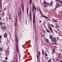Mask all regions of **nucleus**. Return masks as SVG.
Returning <instances> with one entry per match:
<instances>
[{"instance_id":"1","label":"nucleus","mask_w":62,"mask_h":62,"mask_svg":"<svg viewBox=\"0 0 62 62\" xmlns=\"http://www.w3.org/2000/svg\"><path fill=\"white\" fill-rule=\"evenodd\" d=\"M51 40L54 44H56V39L55 38V37H53L52 39H51Z\"/></svg>"},{"instance_id":"2","label":"nucleus","mask_w":62,"mask_h":62,"mask_svg":"<svg viewBox=\"0 0 62 62\" xmlns=\"http://www.w3.org/2000/svg\"><path fill=\"white\" fill-rule=\"evenodd\" d=\"M17 17H16L15 18V25L16 26H17Z\"/></svg>"},{"instance_id":"3","label":"nucleus","mask_w":62,"mask_h":62,"mask_svg":"<svg viewBox=\"0 0 62 62\" xmlns=\"http://www.w3.org/2000/svg\"><path fill=\"white\" fill-rule=\"evenodd\" d=\"M53 2L52 0V1L50 2V3H47V5H49V6H52V5L53 4Z\"/></svg>"},{"instance_id":"4","label":"nucleus","mask_w":62,"mask_h":62,"mask_svg":"<svg viewBox=\"0 0 62 62\" xmlns=\"http://www.w3.org/2000/svg\"><path fill=\"white\" fill-rule=\"evenodd\" d=\"M21 5L23 11L24 12V6L23 5V3H21Z\"/></svg>"},{"instance_id":"5","label":"nucleus","mask_w":62,"mask_h":62,"mask_svg":"<svg viewBox=\"0 0 62 62\" xmlns=\"http://www.w3.org/2000/svg\"><path fill=\"white\" fill-rule=\"evenodd\" d=\"M48 28L50 30L51 32H53V31L52 29V27L50 26H49L48 27Z\"/></svg>"},{"instance_id":"6","label":"nucleus","mask_w":62,"mask_h":62,"mask_svg":"<svg viewBox=\"0 0 62 62\" xmlns=\"http://www.w3.org/2000/svg\"><path fill=\"white\" fill-rule=\"evenodd\" d=\"M55 52V49L53 48L52 51V53L53 54H54Z\"/></svg>"},{"instance_id":"7","label":"nucleus","mask_w":62,"mask_h":62,"mask_svg":"<svg viewBox=\"0 0 62 62\" xmlns=\"http://www.w3.org/2000/svg\"><path fill=\"white\" fill-rule=\"evenodd\" d=\"M56 6L57 8H59L60 7V4H59L57 2H56Z\"/></svg>"},{"instance_id":"8","label":"nucleus","mask_w":62,"mask_h":62,"mask_svg":"<svg viewBox=\"0 0 62 62\" xmlns=\"http://www.w3.org/2000/svg\"><path fill=\"white\" fill-rule=\"evenodd\" d=\"M1 28L2 30H4L6 29V27L5 26H3L1 27Z\"/></svg>"},{"instance_id":"9","label":"nucleus","mask_w":62,"mask_h":62,"mask_svg":"<svg viewBox=\"0 0 62 62\" xmlns=\"http://www.w3.org/2000/svg\"><path fill=\"white\" fill-rule=\"evenodd\" d=\"M35 14H33V24H35Z\"/></svg>"},{"instance_id":"10","label":"nucleus","mask_w":62,"mask_h":62,"mask_svg":"<svg viewBox=\"0 0 62 62\" xmlns=\"http://www.w3.org/2000/svg\"><path fill=\"white\" fill-rule=\"evenodd\" d=\"M8 37V35L6 33H5V34H4V38H7Z\"/></svg>"},{"instance_id":"11","label":"nucleus","mask_w":62,"mask_h":62,"mask_svg":"<svg viewBox=\"0 0 62 62\" xmlns=\"http://www.w3.org/2000/svg\"><path fill=\"white\" fill-rule=\"evenodd\" d=\"M52 21L53 22H56L57 21V19L55 20L54 19H53L52 20Z\"/></svg>"},{"instance_id":"12","label":"nucleus","mask_w":62,"mask_h":62,"mask_svg":"<svg viewBox=\"0 0 62 62\" xmlns=\"http://www.w3.org/2000/svg\"><path fill=\"white\" fill-rule=\"evenodd\" d=\"M32 0H29V4L31 5L32 3Z\"/></svg>"},{"instance_id":"13","label":"nucleus","mask_w":62,"mask_h":62,"mask_svg":"<svg viewBox=\"0 0 62 62\" xmlns=\"http://www.w3.org/2000/svg\"><path fill=\"white\" fill-rule=\"evenodd\" d=\"M28 8H29L28 7H27V10L26 11L27 15H28Z\"/></svg>"},{"instance_id":"14","label":"nucleus","mask_w":62,"mask_h":62,"mask_svg":"<svg viewBox=\"0 0 62 62\" xmlns=\"http://www.w3.org/2000/svg\"><path fill=\"white\" fill-rule=\"evenodd\" d=\"M37 59H38L37 62H39V60L38 59L39 58V55H37Z\"/></svg>"},{"instance_id":"15","label":"nucleus","mask_w":62,"mask_h":62,"mask_svg":"<svg viewBox=\"0 0 62 62\" xmlns=\"http://www.w3.org/2000/svg\"><path fill=\"white\" fill-rule=\"evenodd\" d=\"M34 4H33V5H32V11H34Z\"/></svg>"},{"instance_id":"16","label":"nucleus","mask_w":62,"mask_h":62,"mask_svg":"<svg viewBox=\"0 0 62 62\" xmlns=\"http://www.w3.org/2000/svg\"><path fill=\"white\" fill-rule=\"evenodd\" d=\"M3 25V23L1 22H0V26H2V25Z\"/></svg>"},{"instance_id":"17","label":"nucleus","mask_w":62,"mask_h":62,"mask_svg":"<svg viewBox=\"0 0 62 62\" xmlns=\"http://www.w3.org/2000/svg\"><path fill=\"white\" fill-rule=\"evenodd\" d=\"M54 37H53V36H52V35H50V39H52Z\"/></svg>"},{"instance_id":"18","label":"nucleus","mask_w":62,"mask_h":62,"mask_svg":"<svg viewBox=\"0 0 62 62\" xmlns=\"http://www.w3.org/2000/svg\"><path fill=\"white\" fill-rule=\"evenodd\" d=\"M55 26L56 27V28H59V26L57 24L55 25Z\"/></svg>"},{"instance_id":"19","label":"nucleus","mask_w":62,"mask_h":62,"mask_svg":"<svg viewBox=\"0 0 62 62\" xmlns=\"http://www.w3.org/2000/svg\"><path fill=\"white\" fill-rule=\"evenodd\" d=\"M46 42H49V39H46Z\"/></svg>"},{"instance_id":"20","label":"nucleus","mask_w":62,"mask_h":62,"mask_svg":"<svg viewBox=\"0 0 62 62\" xmlns=\"http://www.w3.org/2000/svg\"><path fill=\"white\" fill-rule=\"evenodd\" d=\"M42 54L43 55H44V50H42Z\"/></svg>"},{"instance_id":"21","label":"nucleus","mask_w":62,"mask_h":62,"mask_svg":"<svg viewBox=\"0 0 62 62\" xmlns=\"http://www.w3.org/2000/svg\"><path fill=\"white\" fill-rule=\"evenodd\" d=\"M29 16L30 17H32V13H31V11H30V13L29 14Z\"/></svg>"},{"instance_id":"22","label":"nucleus","mask_w":62,"mask_h":62,"mask_svg":"<svg viewBox=\"0 0 62 62\" xmlns=\"http://www.w3.org/2000/svg\"><path fill=\"white\" fill-rule=\"evenodd\" d=\"M61 0H58V1H57V2H58L59 3H61Z\"/></svg>"},{"instance_id":"23","label":"nucleus","mask_w":62,"mask_h":62,"mask_svg":"<svg viewBox=\"0 0 62 62\" xmlns=\"http://www.w3.org/2000/svg\"><path fill=\"white\" fill-rule=\"evenodd\" d=\"M44 5H46V2L45 1H44L43 2Z\"/></svg>"},{"instance_id":"24","label":"nucleus","mask_w":62,"mask_h":62,"mask_svg":"<svg viewBox=\"0 0 62 62\" xmlns=\"http://www.w3.org/2000/svg\"><path fill=\"white\" fill-rule=\"evenodd\" d=\"M16 50L17 51V53H19V48L16 49Z\"/></svg>"},{"instance_id":"25","label":"nucleus","mask_w":62,"mask_h":62,"mask_svg":"<svg viewBox=\"0 0 62 62\" xmlns=\"http://www.w3.org/2000/svg\"><path fill=\"white\" fill-rule=\"evenodd\" d=\"M3 49L2 48H0V51H3Z\"/></svg>"},{"instance_id":"26","label":"nucleus","mask_w":62,"mask_h":62,"mask_svg":"<svg viewBox=\"0 0 62 62\" xmlns=\"http://www.w3.org/2000/svg\"><path fill=\"white\" fill-rule=\"evenodd\" d=\"M52 62V60L50 59L47 61V62Z\"/></svg>"},{"instance_id":"27","label":"nucleus","mask_w":62,"mask_h":62,"mask_svg":"<svg viewBox=\"0 0 62 62\" xmlns=\"http://www.w3.org/2000/svg\"><path fill=\"white\" fill-rule=\"evenodd\" d=\"M44 55H45V56L46 57H47L48 56V54H47L46 53Z\"/></svg>"},{"instance_id":"28","label":"nucleus","mask_w":62,"mask_h":62,"mask_svg":"<svg viewBox=\"0 0 62 62\" xmlns=\"http://www.w3.org/2000/svg\"><path fill=\"white\" fill-rule=\"evenodd\" d=\"M46 31L48 33H50V31L49 30L47 29Z\"/></svg>"},{"instance_id":"29","label":"nucleus","mask_w":62,"mask_h":62,"mask_svg":"<svg viewBox=\"0 0 62 62\" xmlns=\"http://www.w3.org/2000/svg\"><path fill=\"white\" fill-rule=\"evenodd\" d=\"M16 49H19L18 48V45H16Z\"/></svg>"},{"instance_id":"30","label":"nucleus","mask_w":62,"mask_h":62,"mask_svg":"<svg viewBox=\"0 0 62 62\" xmlns=\"http://www.w3.org/2000/svg\"><path fill=\"white\" fill-rule=\"evenodd\" d=\"M44 6L45 7H48V5L47 4L45 5Z\"/></svg>"},{"instance_id":"31","label":"nucleus","mask_w":62,"mask_h":62,"mask_svg":"<svg viewBox=\"0 0 62 62\" xmlns=\"http://www.w3.org/2000/svg\"><path fill=\"white\" fill-rule=\"evenodd\" d=\"M9 20H10V22H11L12 21V19H11V18H9Z\"/></svg>"},{"instance_id":"32","label":"nucleus","mask_w":62,"mask_h":62,"mask_svg":"<svg viewBox=\"0 0 62 62\" xmlns=\"http://www.w3.org/2000/svg\"><path fill=\"white\" fill-rule=\"evenodd\" d=\"M6 21L7 22H8V17H6Z\"/></svg>"},{"instance_id":"33","label":"nucleus","mask_w":62,"mask_h":62,"mask_svg":"<svg viewBox=\"0 0 62 62\" xmlns=\"http://www.w3.org/2000/svg\"><path fill=\"white\" fill-rule=\"evenodd\" d=\"M2 14L3 16H5V12H3L2 13Z\"/></svg>"},{"instance_id":"34","label":"nucleus","mask_w":62,"mask_h":62,"mask_svg":"<svg viewBox=\"0 0 62 62\" xmlns=\"http://www.w3.org/2000/svg\"><path fill=\"white\" fill-rule=\"evenodd\" d=\"M16 41H18V38H17V37H16Z\"/></svg>"},{"instance_id":"35","label":"nucleus","mask_w":62,"mask_h":62,"mask_svg":"<svg viewBox=\"0 0 62 62\" xmlns=\"http://www.w3.org/2000/svg\"><path fill=\"white\" fill-rule=\"evenodd\" d=\"M30 20L31 21H32V17H30Z\"/></svg>"},{"instance_id":"36","label":"nucleus","mask_w":62,"mask_h":62,"mask_svg":"<svg viewBox=\"0 0 62 62\" xmlns=\"http://www.w3.org/2000/svg\"><path fill=\"white\" fill-rule=\"evenodd\" d=\"M3 62H7V60H4L3 61Z\"/></svg>"},{"instance_id":"37","label":"nucleus","mask_w":62,"mask_h":62,"mask_svg":"<svg viewBox=\"0 0 62 62\" xmlns=\"http://www.w3.org/2000/svg\"><path fill=\"white\" fill-rule=\"evenodd\" d=\"M51 26L52 27H54V26L53 24H51Z\"/></svg>"},{"instance_id":"38","label":"nucleus","mask_w":62,"mask_h":62,"mask_svg":"<svg viewBox=\"0 0 62 62\" xmlns=\"http://www.w3.org/2000/svg\"><path fill=\"white\" fill-rule=\"evenodd\" d=\"M19 16L20 17H21V14H19Z\"/></svg>"},{"instance_id":"39","label":"nucleus","mask_w":62,"mask_h":62,"mask_svg":"<svg viewBox=\"0 0 62 62\" xmlns=\"http://www.w3.org/2000/svg\"><path fill=\"white\" fill-rule=\"evenodd\" d=\"M42 17H44V18H46L45 17H46V16H42Z\"/></svg>"},{"instance_id":"40","label":"nucleus","mask_w":62,"mask_h":62,"mask_svg":"<svg viewBox=\"0 0 62 62\" xmlns=\"http://www.w3.org/2000/svg\"><path fill=\"white\" fill-rule=\"evenodd\" d=\"M38 54H39L40 55L39 56H40V51H39V52Z\"/></svg>"},{"instance_id":"41","label":"nucleus","mask_w":62,"mask_h":62,"mask_svg":"<svg viewBox=\"0 0 62 62\" xmlns=\"http://www.w3.org/2000/svg\"><path fill=\"white\" fill-rule=\"evenodd\" d=\"M21 10H20L19 11V13L21 14Z\"/></svg>"},{"instance_id":"42","label":"nucleus","mask_w":62,"mask_h":62,"mask_svg":"<svg viewBox=\"0 0 62 62\" xmlns=\"http://www.w3.org/2000/svg\"><path fill=\"white\" fill-rule=\"evenodd\" d=\"M51 45H53L54 44V43H51V44H50Z\"/></svg>"},{"instance_id":"43","label":"nucleus","mask_w":62,"mask_h":62,"mask_svg":"<svg viewBox=\"0 0 62 62\" xmlns=\"http://www.w3.org/2000/svg\"><path fill=\"white\" fill-rule=\"evenodd\" d=\"M39 12H41V10H40V9H39Z\"/></svg>"},{"instance_id":"44","label":"nucleus","mask_w":62,"mask_h":62,"mask_svg":"<svg viewBox=\"0 0 62 62\" xmlns=\"http://www.w3.org/2000/svg\"><path fill=\"white\" fill-rule=\"evenodd\" d=\"M16 42L17 44H18V41H16Z\"/></svg>"},{"instance_id":"45","label":"nucleus","mask_w":62,"mask_h":62,"mask_svg":"<svg viewBox=\"0 0 62 62\" xmlns=\"http://www.w3.org/2000/svg\"><path fill=\"white\" fill-rule=\"evenodd\" d=\"M6 8H4V10H6Z\"/></svg>"},{"instance_id":"46","label":"nucleus","mask_w":62,"mask_h":62,"mask_svg":"<svg viewBox=\"0 0 62 62\" xmlns=\"http://www.w3.org/2000/svg\"><path fill=\"white\" fill-rule=\"evenodd\" d=\"M43 33H45V31L44 30L43 31Z\"/></svg>"},{"instance_id":"47","label":"nucleus","mask_w":62,"mask_h":62,"mask_svg":"<svg viewBox=\"0 0 62 62\" xmlns=\"http://www.w3.org/2000/svg\"><path fill=\"white\" fill-rule=\"evenodd\" d=\"M5 59L7 60L8 59V58L7 57H5Z\"/></svg>"},{"instance_id":"48","label":"nucleus","mask_w":62,"mask_h":62,"mask_svg":"<svg viewBox=\"0 0 62 62\" xmlns=\"http://www.w3.org/2000/svg\"><path fill=\"white\" fill-rule=\"evenodd\" d=\"M34 9L35 10H36V7H35L34 8Z\"/></svg>"},{"instance_id":"49","label":"nucleus","mask_w":62,"mask_h":62,"mask_svg":"<svg viewBox=\"0 0 62 62\" xmlns=\"http://www.w3.org/2000/svg\"><path fill=\"white\" fill-rule=\"evenodd\" d=\"M2 37V36H1L0 35V39H1V38Z\"/></svg>"},{"instance_id":"50","label":"nucleus","mask_w":62,"mask_h":62,"mask_svg":"<svg viewBox=\"0 0 62 62\" xmlns=\"http://www.w3.org/2000/svg\"><path fill=\"white\" fill-rule=\"evenodd\" d=\"M27 22V21H26V19H25V23Z\"/></svg>"},{"instance_id":"51","label":"nucleus","mask_w":62,"mask_h":62,"mask_svg":"<svg viewBox=\"0 0 62 62\" xmlns=\"http://www.w3.org/2000/svg\"><path fill=\"white\" fill-rule=\"evenodd\" d=\"M58 0H55L56 2H57Z\"/></svg>"},{"instance_id":"52","label":"nucleus","mask_w":62,"mask_h":62,"mask_svg":"<svg viewBox=\"0 0 62 62\" xmlns=\"http://www.w3.org/2000/svg\"><path fill=\"white\" fill-rule=\"evenodd\" d=\"M37 10L38 11H39V9H37Z\"/></svg>"},{"instance_id":"53","label":"nucleus","mask_w":62,"mask_h":62,"mask_svg":"<svg viewBox=\"0 0 62 62\" xmlns=\"http://www.w3.org/2000/svg\"><path fill=\"white\" fill-rule=\"evenodd\" d=\"M41 20H40L39 21V23H41Z\"/></svg>"},{"instance_id":"54","label":"nucleus","mask_w":62,"mask_h":62,"mask_svg":"<svg viewBox=\"0 0 62 62\" xmlns=\"http://www.w3.org/2000/svg\"><path fill=\"white\" fill-rule=\"evenodd\" d=\"M1 19V16H0V20Z\"/></svg>"},{"instance_id":"55","label":"nucleus","mask_w":62,"mask_h":62,"mask_svg":"<svg viewBox=\"0 0 62 62\" xmlns=\"http://www.w3.org/2000/svg\"><path fill=\"white\" fill-rule=\"evenodd\" d=\"M61 4H62V1L61 0Z\"/></svg>"},{"instance_id":"56","label":"nucleus","mask_w":62,"mask_h":62,"mask_svg":"<svg viewBox=\"0 0 62 62\" xmlns=\"http://www.w3.org/2000/svg\"><path fill=\"white\" fill-rule=\"evenodd\" d=\"M11 62H15V61H11Z\"/></svg>"},{"instance_id":"57","label":"nucleus","mask_w":62,"mask_h":62,"mask_svg":"<svg viewBox=\"0 0 62 62\" xmlns=\"http://www.w3.org/2000/svg\"><path fill=\"white\" fill-rule=\"evenodd\" d=\"M19 57H21V55H19Z\"/></svg>"},{"instance_id":"58","label":"nucleus","mask_w":62,"mask_h":62,"mask_svg":"<svg viewBox=\"0 0 62 62\" xmlns=\"http://www.w3.org/2000/svg\"><path fill=\"white\" fill-rule=\"evenodd\" d=\"M1 39H0V43H1Z\"/></svg>"},{"instance_id":"59","label":"nucleus","mask_w":62,"mask_h":62,"mask_svg":"<svg viewBox=\"0 0 62 62\" xmlns=\"http://www.w3.org/2000/svg\"><path fill=\"white\" fill-rule=\"evenodd\" d=\"M40 12V14H42V13H41V12Z\"/></svg>"},{"instance_id":"60","label":"nucleus","mask_w":62,"mask_h":62,"mask_svg":"<svg viewBox=\"0 0 62 62\" xmlns=\"http://www.w3.org/2000/svg\"><path fill=\"white\" fill-rule=\"evenodd\" d=\"M26 23V24H27V22H25Z\"/></svg>"},{"instance_id":"61","label":"nucleus","mask_w":62,"mask_h":62,"mask_svg":"<svg viewBox=\"0 0 62 62\" xmlns=\"http://www.w3.org/2000/svg\"><path fill=\"white\" fill-rule=\"evenodd\" d=\"M1 12V10H0V12Z\"/></svg>"},{"instance_id":"62","label":"nucleus","mask_w":62,"mask_h":62,"mask_svg":"<svg viewBox=\"0 0 62 62\" xmlns=\"http://www.w3.org/2000/svg\"><path fill=\"white\" fill-rule=\"evenodd\" d=\"M61 62H62V61H61Z\"/></svg>"},{"instance_id":"63","label":"nucleus","mask_w":62,"mask_h":62,"mask_svg":"<svg viewBox=\"0 0 62 62\" xmlns=\"http://www.w3.org/2000/svg\"><path fill=\"white\" fill-rule=\"evenodd\" d=\"M46 52H47V51H45L46 53Z\"/></svg>"},{"instance_id":"64","label":"nucleus","mask_w":62,"mask_h":62,"mask_svg":"<svg viewBox=\"0 0 62 62\" xmlns=\"http://www.w3.org/2000/svg\"><path fill=\"white\" fill-rule=\"evenodd\" d=\"M43 7H44V8H45V6H43Z\"/></svg>"}]
</instances>
